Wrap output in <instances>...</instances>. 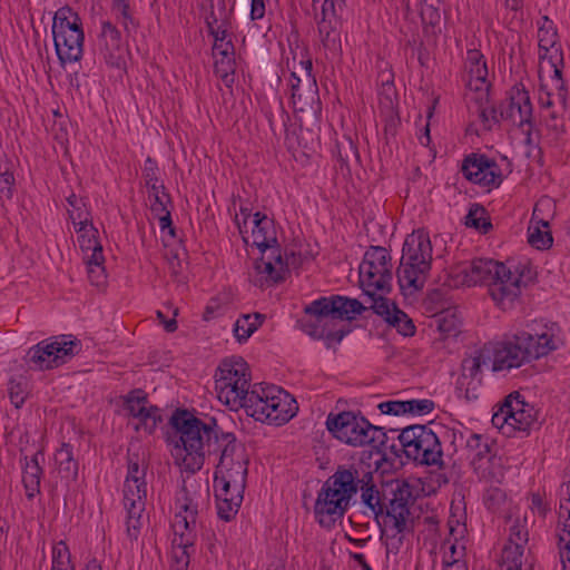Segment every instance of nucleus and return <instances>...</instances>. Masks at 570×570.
Here are the masks:
<instances>
[{"mask_svg":"<svg viewBox=\"0 0 570 570\" xmlns=\"http://www.w3.org/2000/svg\"><path fill=\"white\" fill-rule=\"evenodd\" d=\"M170 423L179 434L171 455L181 470L195 473L203 468L206 456L219 455L215 473L247 474L249 460L245 446L234 433L224 432L214 419L205 423L187 410H177Z\"/></svg>","mask_w":570,"mask_h":570,"instance_id":"f257e3e1","label":"nucleus"},{"mask_svg":"<svg viewBox=\"0 0 570 570\" xmlns=\"http://www.w3.org/2000/svg\"><path fill=\"white\" fill-rule=\"evenodd\" d=\"M514 272L505 264L493 259L478 258L469 264H461L451 272L455 286H475L483 284L489 287L491 297L503 304L513 302L534 278L532 263L529 258L519 261L512 266Z\"/></svg>","mask_w":570,"mask_h":570,"instance_id":"f03ea898","label":"nucleus"},{"mask_svg":"<svg viewBox=\"0 0 570 570\" xmlns=\"http://www.w3.org/2000/svg\"><path fill=\"white\" fill-rule=\"evenodd\" d=\"M373 479V471L363 462L338 465L318 492L314 512L322 527L331 528L347 511L352 498Z\"/></svg>","mask_w":570,"mask_h":570,"instance_id":"7ed1b4c3","label":"nucleus"},{"mask_svg":"<svg viewBox=\"0 0 570 570\" xmlns=\"http://www.w3.org/2000/svg\"><path fill=\"white\" fill-rule=\"evenodd\" d=\"M325 424L335 439L347 445L354 448L368 445L377 453L387 454V432L383 428L371 424L364 416L351 411L330 413Z\"/></svg>","mask_w":570,"mask_h":570,"instance_id":"20e7f679","label":"nucleus"},{"mask_svg":"<svg viewBox=\"0 0 570 570\" xmlns=\"http://www.w3.org/2000/svg\"><path fill=\"white\" fill-rule=\"evenodd\" d=\"M397 441V443H387V452L397 458L404 454L420 465L439 469L444 465L440 438L428 425L415 424L402 429Z\"/></svg>","mask_w":570,"mask_h":570,"instance_id":"39448f33","label":"nucleus"},{"mask_svg":"<svg viewBox=\"0 0 570 570\" xmlns=\"http://www.w3.org/2000/svg\"><path fill=\"white\" fill-rule=\"evenodd\" d=\"M532 115L533 107L530 92L522 83H518L510 89L507 101L499 109L494 107L490 109L481 108L479 112V117L487 129H491L492 125L499 122L500 119H510L523 136V141L528 146L525 151L528 157L531 154Z\"/></svg>","mask_w":570,"mask_h":570,"instance_id":"423d86ee","label":"nucleus"},{"mask_svg":"<svg viewBox=\"0 0 570 570\" xmlns=\"http://www.w3.org/2000/svg\"><path fill=\"white\" fill-rule=\"evenodd\" d=\"M250 373L248 364L242 357L225 360L215 374V390L218 400L238 410L250 393Z\"/></svg>","mask_w":570,"mask_h":570,"instance_id":"0eeeda50","label":"nucleus"},{"mask_svg":"<svg viewBox=\"0 0 570 570\" xmlns=\"http://www.w3.org/2000/svg\"><path fill=\"white\" fill-rule=\"evenodd\" d=\"M51 29L60 63L79 61L83 53L85 35L78 13L69 7L58 9Z\"/></svg>","mask_w":570,"mask_h":570,"instance_id":"6e6552de","label":"nucleus"},{"mask_svg":"<svg viewBox=\"0 0 570 570\" xmlns=\"http://www.w3.org/2000/svg\"><path fill=\"white\" fill-rule=\"evenodd\" d=\"M80 350L81 343L79 340L67 335H58L30 347L26 361L31 368L39 371L52 370L70 361Z\"/></svg>","mask_w":570,"mask_h":570,"instance_id":"1a4fd4ad","label":"nucleus"},{"mask_svg":"<svg viewBox=\"0 0 570 570\" xmlns=\"http://www.w3.org/2000/svg\"><path fill=\"white\" fill-rule=\"evenodd\" d=\"M527 406L529 405L520 399L518 392L509 394L500 409L492 415V424L508 436L530 435L533 419L525 409Z\"/></svg>","mask_w":570,"mask_h":570,"instance_id":"9d476101","label":"nucleus"},{"mask_svg":"<svg viewBox=\"0 0 570 570\" xmlns=\"http://www.w3.org/2000/svg\"><path fill=\"white\" fill-rule=\"evenodd\" d=\"M363 291H390L392 281L391 256L386 248L371 246L364 254L358 268Z\"/></svg>","mask_w":570,"mask_h":570,"instance_id":"9b49d317","label":"nucleus"},{"mask_svg":"<svg viewBox=\"0 0 570 570\" xmlns=\"http://www.w3.org/2000/svg\"><path fill=\"white\" fill-rule=\"evenodd\" d=\"M492 354V371H509L520 367L529 360L532 346V335L525 332L515 334L512 338L489 343Z\"/></svg>","mask_w":570,"mask_h":570,"instance_id":"f8f14e48","label":"nucleus"},{"mask_svg":"<svg viewBox=\"0 0 570 570\" xmlns=\"http://www.w3.org/2000/svg\"><path fill=\"white\" fill-rule=\"evenodd\" d=\"M122 492L124 507L127 511V535L130 541H136L142 527L147 497V483L146 481H125Z\"/></svg>","mask_w":570,"mask_h":570,"instance_id":"ddd939ff","label":"nucleus"},{"mask_svg":"<svg viewBox=\"0 0 570 570\" xmlns=\"http://www.w3.org/2000/svg\"><path fill=\"white\" fill-rule=\"evenodd\" d=\"M302 63L305 65L304 77L298 78L295 72H292L289 78L293 107L295 111L312 112L316 110L320 102L318 88L311 73L312 61L307 60Z\"/></svg>","mask_w":570,"mask_h":570,"instance_id":"4468645a","label":"nucleus"},{"mask_svg":"<svg viewBox=\"0 0 570 570\" xmlns=\"http://www.w3.org/2000/svg\"><path fill=\"white\" fill-rule=\"evenodd\" d=\"M392 498L386 504L384 520L392 522V527L406 529V523H414L410 517V507L414 503L413 488L405 481H396L391 490Z\"/></svg>","mask_w":570,"mask_h":570,"instance_id":"2eb2a0df","label":"nucleus"},{"mask_svg":"<svg viewBox=\"0 0 570 570\" xmlns=\"http://www.w3.org/2000/svg\"><path fill=\"white\" fill-rule=\"evenodd\" d=\"M96 50L110 67L122 68L126 65V48L121 41L120 31L110 21H104L101 23Z\"/></svg>","mask_w":570,"mask_h":570,"instance_id":"dca6fc26","label":"nucleus"},{"mask_svg":"<svg viewBox=\"0 0 570 570\" xmlns=\"http://www.w3.org/2000/svg\"><path fill=\"white\" fill-rule=\"evenodd\" d=\"M563 345L562 331L558 323L544 320L537 323V372L547 370V367H541L539 362L542 358L556 360L550 355Z\"/></svg>","mask_w":570,"mask_h":570,"instance_id":"f3484780","label":"nucleus"},{"mask_svg":"<svg viewBox=\"0 0 570 570\" xmlns=\"http://www.w3.org/2000/svg\"><path fill=\"white\" fill-rule=\"evenodd\" d=\"M430 269L431 263L429 262H421V265L420 263L413 264L407 256L406 258L401 256L400 266L396 271L401 291L405 294H413L422 289L428 279Z\"/></svg>","mask_w":570,"mask_h":570,"instance_id":"a211bd4d","label":"nucleus"},{"mask_svg":"<svg viewBox=\"0 0 570 570\" xmlns=\"http://www.w3.org/2000/svg\"><path fill=\"white\" fill-rule=\"evenodd\" d=\"M176 514L173 523L175 535L180 533H193L195 534L197 517H198V504L189 495L186 487L184 485L176 497Z\"/></svg>","mask_w":570,"mask_h":570,"instance_id":"6ab92c4d","label":"nucleus"},{"mask_svg":"<svg viewBox=\"0 0 570 570\" xmlns=\"http://www.w3.org/2000/svg\"><path fill=\"white\" fill-rule=\"evenodd\" d=\"M147 394L137 389L128 393L124 406L131 416L138 417L149 431H153L161 417L157 406H147Z\"/></svg>","mask_w":570,"mask_h":570,"instance_id":"aec40b11","label":"nucleus"},{"mask_svg":"<svg viewBox=\"0 0 570 570\" xmlns=\"http://www.w3.org/2000/svg\"><path fill=\"white\" fill-rule=\"evenodd\" d=\"M492 354L491 345L488 343L464 357L461 364L462 374L459 380L460 386H463L468 379L471 380V382L468 383L469 385L474 383V381L481 384V368L482 366H488L490 362H492Z\"/></svg>","mask_w":570,"mask_h":570,"instance_id":"412c9836","label":"nucleus"},{"mask_svg":"<svg viewBox=\"0 0 570 570\" xmlns=\"http://www.w3.org/2000/svg\"><path fill=\"white\" fill-rule=\"evenodd\" d=\"M278 390L276 386L263 387L255 384L242 407L256 421L265 422L269 410V396H275Z\"/></svg>","mask_w":570,"mask_h":570,"instance_id":"4be33fe9","label":"nucleus"},{"mask_svg":"<svg viewBox=\"0 0 570 570\" xmlns=\"http://www.w3.org/2000/svg\"><path fill=\"white\" fill-rule=\"evenodd\" d=\"M297 411L296 402L284 390L279 389L275 396H269V410L265 422L274 425L287 423Z\"/></svg>","mask_w":570,"mask_h":570,"instance_id":"5701e85b","label":"nucleus"},{"mask_svg":"<svg viewBox=\"0 0 570 570\" xmlns=\"http://www.w3.org/2000/svg\"><path fill=\"white\" fill-rule=\"evenodd\" d=\"M468 456L475 472H484L494 455L491 451L489 439L481 434H472L466 441Z\"/></svg>","mask_w":570,"mask_h":570,"instance_id":"b1692460","label":"nucleus"},{"mask_svg":"<svg viewBox=\"0 0 570 570\" xmlns=\"http://www.w3.org/2000/svg\"><path fill=\"white\" fill-rule=\"evenodd\" d=\"M272 253L275 258V264L272 261H264V258H261L255 263V269L261 275V278L255 284L261 287L272 286L284 281L286 264L284 263L278 248H274Z\"/></svg>","mask_w":570,"mask_h":570,"instance_id":"393cba45","label":"nucleus"},{"mask_svg":"<svg viewBox=\"0 0 570 570\" xmlns=\"http://www.w3.org/2000/svg\"><path fill=\"white\" fill-rule=\"evenodd\" d=\"M252 240L253 245L262 252L266 249L273 250L275 248L274 245L277 243L273 220L259 212L253 216Z\"/></svg>","mask_w":570,"mask_h":570,"instance_id":"a878e982","label":"nucleus"},{"mask_svg":"<svg viewBox=\"0 0 570 570\" xmlns=\"http://www.w3.org/2000/svg\"><path fill=\"white\" fill-rule=\"evenodd\" d=\"M420 257L421 262L432 263V244L429 234L419 229L407 235L403 248L402 257Z\"/></svg>","mask_w":570,"mask_h":570,"instance_id":"bb28decb","label":"nucleus"},{"mask_svg":"<svg viewBox=\"0 0 570 570\" xmlns=\"http://www.w3.org/2000/svg\"><path fill=\"white\" fill-rule=\"evenodd\" d=\"M196 534L180 533L173 541L171 564L170 570H188L190 562L189 549L194 548Z\"/></svg>","mask_w":570,"mask_h":570,"instance_id":"cd10ccee","label":"nucleus"},{"mask_svg":"<svg viewBox=\"0 0 570 570\" xmlns=\"http://www.w3.org/2000/svg\"><path fill=\"white\" fill-rule=\"evenodd\" d=\"M542 23L537 30V42L539 51L551 52L552 60H558L560 46L558 45V32L553 22L547 17L541 18Z\"/></svg>","mask_w":570,"mask_h":570,"instance_id":"c85d7f7f","label":"nucleus"},{"mask_svg":"<svg viewBox=\"0 0 570 570\" xmlns=\"http://www.w3.org/2000/svg\"><path fill=\"white\" fill-rule=\"evenodd\" d=\"M247 474L238 473H215L214 488L216 500L234 498V482L239 484V497H243L246 487Z\"/></svg>","mask_w":570,"mask_h":570,"instance_id":"c756f323","label":"nucleus"},{"mask_svg":"<svg viewBox=\"0 0 570 570\" xmlns=\"http://www.w3.org/2000/svg\"><path fill=\"white\" fill-rule=\"evenodd\" d=\"M43 459L41 452H37L30 460L26 459L23 466L22 482L26 489V495L29 500L33 499L40 492V480L42 469L39 459Z\"/></svg>","mask_w":570,"mask_h":570,"instance_id":"7c9ffc66","label":"nucleus"},{"mask_svg":"<svg viewBox=\"0 0 570 570\" xmlns=\"http://www.w3.org/2000/svg\"><path fill=\"white\" fill-rule=\"evenodd\" d=\"M564 518L562 534H559V554L562 570H570V498L561 503L559 519Z\"/></svg>","mask_w":570,"mask_h":570,"instance_id":"2f4dec72","label":"nucleus"},{"mask_svg":"<svg viewBox=\"0 0 570 570\" xmlns=\"http://www.w3.org/2000/svg\"><path fill=\"white\" fill-rule=\"evenodd\" d=\"M55 460L58 465L61 478L67 480H75L78 476V462L73 458L72 448L68 443H63L55 454Z\"/></svg>","mask_w":570,"mask_h":570,"instance_id":"473e14b6","label":"nucleus"},{"mask_svg":"<svg viewBox=\"0 0 570 570\" xmlns=\"http://www.w3.org/2000/svg\"><path fill=\"white\" fill-rule=\"evenodd\" d=\"M360 491L362 503L373 512L376 519L380 517L384 519L386 503L381 498L380 491L374 482V478L371 479L370 483L365 484Z\"/></svg>","mask_w":570,"mask_h":570,"instance_id":"72a5a7b5","label":"nucleus"},{"mask_svg":"<svg viewBox=\"0 0 570 570\" xmlns=\"http://www.w3.org/2000/svg\"><path fill=\"white\" fill-rule=\"evenodd\" d=\"M79 233L78 242L79 246L85 255V261L87 259V255H97L100 258L102 254V246L98 240V230L94 227L91 223L85 225V229H81Z\"/></svg>","mask_w":570,"mask_h":570,"instance_id":"f704fd0d","label":"nucleus"},{"mask_svg":"<svg viewBox=\"0 0 570 570\" xmlns=\"http://www.w3.org/2000/svg\"><path fill=\"white\" fill-rule=\"evenodd\" d=\"M523 549L519 546L504 544L498 561V570H521ZM527 570H534L533 563H530Z\"/></svg>","mask_w":570,"mask_h":570,"instance_id":"c9c22d12","label":"nucleus"},{"mask_svg":"<svg viewBox=\"0 0 570 570\" xmlns=\"http://www.w3.org/2000/svg\"><path fill=\"white\" fill-rule=\"evenodd\" d=\"M365 309L366 307L356 298L335 295L334 317L353 320Z\"/></svg>","mask_w":570,"mask_h":570,"instance_id":"e433bc0d","label":"nucleus"},{"mask_svg":"<svg viewBox=\"0 0 570 570\" xmlns=\"http://www.w3.org/2000/svg\"><path fill=\"white\" fill-rule=\"evenodd\" d=\"M67 202L69 205V217L72 220L76 230L81 232V229H85V225L90 223L86 204L82 198H78L73 193L67 197Z\"/></svg>","mask_w":570,"mask_h":570,"instance_id":"4c0bfd02","label":"nucleus"},{"mask_svg":"<svg viewBox=\"0 0 570 570\" xmlns=\"http://www.w3.org/2000/svg\"><path fill=\"white\" fill-rule=\"evenodd\" d=\"M384 529L383 534L386 538L385 546L387 553L396 554L403 543V538L405 533H410L413 531V523H406V529L394 528L392 527V522L383 521Z\"/></svg>","mask_w":570,"mask_h":570,"instance_id":"58836bf2","label":"nucleus"},{"mask_svg":"<svg viewBox=\"0 0 570 570\" xmlns=\"http://www.w3.org/2000/svg\"><path fill=\"white\" fill-rule=\"evenodd\" d=\"M265 316L259 313L243 315L235 323L234 333L238 342H244L262 325Z\"/></svg>","mask_w":570,"mask_h":570,"instance_id":"ea45409f","label":"nucleus"},{"mask_svg":"<svg viewBox=\"0 0 570 570\" xmlns=\"http://www.w3.org/2000/svg\"><path fill=\"white\" fill-rule=\"evenodd\" d=\"M215 63L214 71L226 86H230L234 82L235 72V58L234 53L214 55Z\"/></svg>","mask_w":570,"mask_h":570,"instance_id":"a19ab883","label":"nucleus"},{"mask_svg":"<svg viewBox=\"0 0 570 570\" xmlns=\"http://www.w3.org/2000/svg\"><path fill=\"white\" fill-rule=\"evenodd\" d=\"M234 498L226 499L224 497V500H216L217 501V514L219 519L224 521H230L236 513L238 512V509L242 504L243 497H239V484L238 482H234Z\"/></svg>","mask_w":570,"mask_h":570,"instance_id":"79ce46f5","label":"nucleus"},{"mask_svg":"<svg viewBox=\"0 0 570 570\" xmlns=\"http://www.w3.org/2000/svg\"><path fill=\"white\" fill-rule=\"evenodd\" d=\"M377 289L371 288V291H363L365 295H367L372 303H371V309L379 316L383 317V320L389 323L391 317L394 314L393 309H397L395 303L390 302L386 297H383L382 295H376L375 292Z\"/></svg>","mask_w":570,"mask_h":570,"instance_id":"37998d69","label":"nucleus"},{"mask_svg":"<svg viewBox=\"0 0 570 570\" xmlns=\"http://www.w3.org/2000/svg\"><path fill=\"white\" fill-rule=\"evenodd\" d=\"M539 67L537 73L540 79L546 75L552 78L561 79L560 65L562 62V51L560 50L559 59L552 60L551 52L539 51Z\"/></svg>","mask_w":570,"mask_h":570,"instance_id":"c03bdc74","label":"nucleus"},{"mask_svg":"<svg viewBox=\"0 0 570 570\" xmlns=\"http://www.w3.org/2000/svg\"><path fill=\"white\" fill-rule=\"evenodd\" d=\"M481 175L476 178L475 184H479L484 187H498L502 181V175L499 166L494 160L485 158V161L482 163Z\"/></svg>","mask_w":570,"mask_h":570,"instance_id":"a18cd8bd","label":"nucleus"},{"mask_svg":"<svg viewBox=\"0 0 570 570\" xmlns=\"http://www.w3.org/2000/svg\"><path fill=\"white\" fill-rule=\"evenodd\" d=\"M87 267H88V278L90 283L95 286H101L106 283V268H105V257L104 255L100 258L97 255H87Z\"/></svg>","mask_w":570,"mask_h":570,"instance_id":"49530a36","label":"nucleus"},{"mask_svg":"<svg viewBox=\"0 0 570 570\" xmlns=\"http://www.w3.org/2000/svg\"><path fill=\"white\" fill-rule=\"evenodd\" d=\"M436 324L440 333L446 337L456 336L461 327L460 318L451 311H445L436 315Z\"/></svg>","mask_w":570,"mask_h":570,"instance_id":"de8ad7c7","label":"nucleus"},{"mask_svg":"<svg viewBox=\"0 0 570 570\" xmlns=\"http://www.w3.org/2000/svg\"><path fill=\"white\" fill-rule=\"evenodd\" d=\"M465 225L468 227H473L483 234H487L492 228V224L485 217L484 208L478 205L470 208L465 217Z\"/></svg>","mask_w":570,"mask_h":570,"instance_id":"09e8293b","label":"nucleus"},{"mask_svg":"<svg viewBox=\"0 0 570 570\" xmlns=\"http://www.w3.org/2000/svg\"><path fill=\"white\" fill-rule=\"evenodd\" d=\"M537 225H541L543 228L549 227V223L556 215V200L547 195L540 197L537 200Z\"/></svg>","mask_w":570,"mask_h":570,"instance_id":"8fccbe9b","label":"nucleus"},{"mask_svg":"<svg viewBox=\"0 0 570 570\" xmlns=\"http://www.w3.org/2000/svg\"><path fill=\"white\" fill-rule=\"evenodd\" d=\"M51 570H73L70 562L69 548L63 541H59L52 548V568Z\"/></svg>","mask_w":570,"mask_h":570,"instance_id":"3c124183","label":"nucleus"},{"mask_svg":"<svg viewBox=\"0 0 570 570\" xmlns=\"http://www.w3.org/2000/svg\"><path fill=\"white\" fill-rule=\"evenodd\" d=\"M149 196L154 198V203L150 205V209L154 214H163V212L168 210L170 196L166 193V188L163 184H153V187L149 188Z\"/></svg>","mask_w":570,"mask_h":570,"instance_id":"603ef678","label":"nucleus"},{"mask_svg":"<svg viewBox=\"0 0 570 570\" xmlns=\"http://www.w3.org/2000/svg\"><path fill=\"white\" fill-rule=\"evenodd\" d=\"M335 295L331 297H321L309 305L304 311L306 314L315 315L317 317L334 316Z\"/></svg>","mask_w":570,"mask_h":570,"instance_id":"864d4df0","label":"nucleus"},{"mask_svg":"<svg viewBox=\"0 0 570 570\" xmlns=\"http://www.w3.org/2000/svg\"><path fill=\"white\" fill-rule=\"evenodd\" d=\"M394 314L389 321V325L395 327L403 336H412L415 333V326L412 320L400 308L393 309Z\"/></svg>","mask_w":570,"mask_h":570,"instance_id":"5fc2aeb1","label":"nucleus"},{"mask_svg":"<svg viewBox=\"0 0 570 570\" xmlns=\"http://www.w3.org/2000/svg\"><path fill=\"white\" fill-rule=\"evenodd\" d=\"M485 158L487 157L484 155L473 154L464 159L462 171L468 180L475 184L476 178L481 175L480 171L482 170V163L485 161Z\"/></svg>","mask_w":570,"mask_h":570,"instance_id":"6e6d98bb","label":"nucleus"},{"mask_svg":"<svg viewBox=\"0 0 570 570\" xmlns=\"http://www.w3.org/2000/svg\"><path fill=\"white\" fill-rule=\"evenodd\" d=\"M469 75H470V80L468 82V86L471 89H474L476 91L488 90L489 83L487 81V79H488L487 63L476 66V67H470Z\"/></svg>","mask_w":570,"mask_h":570,"instance_id":"4d7b16f0","label":"nucleus"},{"mask_svg":"<svg viewBox=\"0 0 570 570\" xmlns=\"http://www.w3.org/2000/svg\"><path fill=\"white\" fill-rule=\"evenodd\" d=\"M439 4L440 2L435 1H431L430 3L422 2L420 16L425 30L429 27H435L440 22Z\"/></svg>","mask_w":570,"mask_h":570,"instance_id":"13d9d810","label":"nucleus"},{"mask_svg":"<svg viewBox=\"0 0 570 570\" xmlns=\"http://www.w3.org/2000/svg\"><path fill=\"white\" fill-rule=\"evenodd\" d=\"M9 399L17 407H21L28 396L27 382L22 380H10L8 387Z\"/></svg>","mask_w":570,"mask_h":570,"instance_id":"bf43d9fd","label":"nucleus"},{"mask_svg":"<svg viewBox=\"0 0 570 570\" xmlns=\"http://www.w3.org/2000/svg\"><path fill=\"white\" fill-rule=\"evenodd\" d=\"M406 413L413 415L429 414L434 410V402L432 400H409L405 401Z\"/></svg>","mask_w":570,"mask_h":570,"instance_id":"052dcab7","label":"nucleus"},{"mask_svg":"<svg viewBox=\"0 0 570 570\" xmlns=\"http://www.w3.org/2000/svg\"><path fill=\"white\" fill-rule=\"evenodd\" d=\"M146 468L139 465L137 455H128L127 475L125 481H145Z\"/></svg>","mask_w":570,"mask_h":570,"instance_id":"680f3d73","label":"nucleus"},{"mask_svg":"<svg viewBox=\"0 0 570 570\" xmlns=\"http://www.w3.org/2000/svg\"><path fill=\"white\" fill-rule=\"evenodd\" d=\"M553 245V236L550 229L543 228L541 225H537V250L550 249Z\"/></svg>","mask_w":570,"mask_h":570,"instance_id":"e2e57ef3","label":"nucleus"},{"mask_svg":"<svg viewBox=\"0 0 570 570\" xmlns=\"http://www.w3.org/2000/svg\"><path fill=\"white\" fill-rule=\"evenodd\" d=\"M379 81L381 82L382 94L386 96L390 102L391 95L394 94V73L391 69H384L379 73Z\"/></svg>","mask_w":570,"mask_h":570,"instance_id":"0e129e2a","label":"nucleus"},{"mask_svg":"<svg viewBox=\"0 0 570 570\" xmlns=\"http://www.w3.org/2000/svg\"><path fill=\"white\" fill-rule=\"evenodd\" d=\"M157 171H158V166H157L156 160H154L153 158L148 157L145 160V165H144V178H145V181H146V186L148 188L153 187V184L159 185L158 184Z\"/></svg>","mask_w":570,"mask_h":570,"instance_id":"69168bd1","label":"nucleus"},{"mask_svg":"<svg viewBox=\"0 0 570 570\" xmlns=\"http://www.w3.org/2000/svg\"><path fill=\"white\" fill-rule=\"evenodd\" d=\"M383 414L401 415L406 414L405 401H387L379 404Z\"/></svg>","mask_w":570,"mask_h":570,"instance_id":"338daca9","label":"nucleus"},{"mask_svg":"<svg viewBox=\"0 0 570 570\" xmlns=\"http://www.w3.org/2000/svg\"><path fill=\"white\" fill-rule=\"evenodd\" d=\"M505 499L504 492L499 488H491L487 491L484 500L489 509L495 510Z\"/></svg>","mask_w":570,"mask_h":570,"instance_id":"774afa93","label":"nucleus"}]
</instances>
